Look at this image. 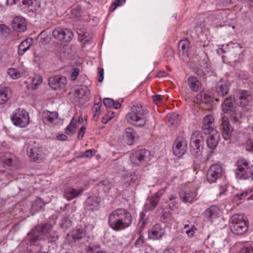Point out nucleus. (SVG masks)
<instances>
[{"mask_svg":"<svg viewBox=\"0 0 253 253\" xmlns=\"http://www.w3.org/2000/svg\"><path fill=\"white\" fill-rule=\"evenodd\" d=\"M252 191L251 190L243 191L242 192L240 193L239 194H237L233 197V201L235 202H238L243 198H246L248 195L252 193Z\"/></svg>","mask_w":253,"mask_h":253,"instance_id":"79ce46f5","label":"nucleus"},{"mask_svg":"<svg viewBox=\"0 0 253 253\" xmlns=\"http://www.w3.org/2000/svg\"><path fill=\"white\" fill-rule=\"evenodd\" d=\"M9 98L8 88L0 89V104H4Z\"/></svg>","mask_w":253,"mask_h":253,"instance_id":"58836bf2","label":"nucleus"},{"mask_svg":"<svg viewBox=\"0 0 253 253\" xmlns=\"http://www.w3.org/2000/svg\"><path fill=\"white\" fill-rule=\"evenodd\" d=\"M147 110L141 105H134L126 116L127 121L137 126H143L146 123Z\"/></svg>","mask_w":253,"mask_h":253,"instance_id":"f03ea898","label":"nucleus"},{"mask_svg":"<svg viewBox=\"0 0 253 253\" xmlns=\"http://www.w3.org/2000/svg\"><path fill=\"white\" fill-rule=\"evenodd\" d=\"M204 138L202 133L199 130L194 131L191 137V151L194 154H197L200 152L201 147H202Z\"/></svg>","mask_w":253,"mask_h":253,"instance_id":"0eeeda50","label":"nucleus"},{"mask_svg":"<svg viewBox=\"0 0 253 253\" xmlns=\"http://www.w3.org/2000/svg\"><path fill=\"white\" fill-rule=\"evenodd\" d=\"M22 3L26 7H29L32 4V0H23Z\"/></svg>","mask_w":253,"mask_h":253,"instance_id":"69168bd1","label":"nucleus"},{"mask_svg":"<svg viewBox=\"0 0 253 253\" xmlns=\"http://www.w3.org/2000/svg\"><path fill=\"white\" fill-rule=\"evenodd\" d=\"M100 185L103 186L105 192H108L112 187V184L108 180H103L100 182Z\"/></svg>","mask_w":253,"mask_h":253,"instance_id":"de8ad7c7","label":"nucleus"},{"mask_svg":"<svg viewBox=\"0 0 253 253\" xmlns=\"http://www.w3.org/2000/svg\"><path fill=\"white\" fill-rule=\"evenodd\" d=\"M190 89L194 92H198L201 88V84L195 76H190L187 80Z\"/></svg>","mask_w":253,"mask_h":253,"instance_id":"a878e982","label":"nucleus"},{"mask_svg":"<svg viewBox=\"0 0 253 253\" xmlns=\"http://www.w3.org/2000/svg\"><path fill=\"white\" fill-rule=\"evenodd\" d=\"M11 25L15 31L22 32L26 29L27 23L25 18L18 16L13 18Z\"/></svg>","mask_w":253,"mask_h":253,"instance_id":"aec40b11","label":"nucleus"},{"mask_svg":"<svg viewBox=\"0 0 253 253\" xmlns=\"http://www.w3.org/2000/svg\"><path fill=\"white\" fill-rule=\"evenodd\" d=\"M132 218L130 213L126 209L119 208L112 211L108 216V224L115 231H120L128 227Z\"/></svg>","mask_w":253,"mask_h":253,"instance_id":"f257e3e1","label":"nucleus"},{"mask_svg":"<svg viewBox=\"0 0 253 253\" xmlns=\"http://www.w3.org/2000/svg\"><path fill=\"white\" fill-rule=\"evenodd\" d=\"M229 226L231 232L236 235H242L248 230L247 221L242 214H235L232 215Z\"/></svg>","mask_w":253,"mask_h":253,"instance_id":"20e7f679","label":"nucleus"},{"mask_svg":"<svg viewBox=\"0 0 253 253\" xmlns=\"http://www.w3.org/2000/svg\"><path fill=\"white\" fill-rule=\"evenodd\" d=\"M84 191V189H76L73 188H68L65 189L64 197L68 200H71L77 197Z\"/></svg>","mask_w":253,"mask_h":253,"instance_id":"b1692460","label":"nucleus"},{"mask_svg":"<svg viewBox=\"0 0 253 253\" xmlns=\"http://www.w3.org/2000/svg\"><path fill=\"white\" fill-rule=\"evenodd\" d=\"M222 174V168L218 164L211 165L207 173V179L210 183H213L220 178Z\"/></svg>","mask_w":253,"mask_h":253,"instance_id":"9b49d317","label":"nucleus"},{"mask_svg":"<svg viewBox=\"0 0 253 253\" xmlns=\"http://www.w3.org/2000/svg\"><path fill=\"white\" fill-rule=\"evenodd\" d=\"M246 148L247 151L253 152V142L248 141L246 144Z\"/></svg>","mask_w":253,"mask_h":253,"instance_id":"680f3d73","label":"nucleus"},{"mask_svg":"<svg viewBox=\"0 0 253 253\" xmlns=\"http://www.w3.org/2000/svg\"><path fill=\"white\" fill-rule=\"evenodd\" d=\"M162 96L159 94L153 96V101L155 104H158L162 102Z\"/></svg>","mask_w":253,"mask_h":253,"instance_id":"4d7b16f0","label":"nucleus"},{"mask_svg":"<svg viewBox=\"0 0 253 253\" xmlns=\"http://www.w3.org/2000/svg\"><path fill=\"white\" fill-rule=\"evenodd\" d=\"M230 83L227 80H221L216 84V92L220 96H224L228 93Z\"/></svg>","mask_w":253,"mask_h":253,"instance_id":"6ab92c4d","label":"nucleus"},{"mask_svg":"<svg viewBox=\"0 0 253 253\" xmlns=\"http://www.w3.org/2000/svg\"><path fill=\"white\" fill-rule=\"evenodd\" d=\"M158 203V200L156 198H149L147 199L145 204V210L146 211H152L157 206Z\"/></svg>","mask_w":253,"mask_h":253,"instance_id":"c9c22d12","label":"nucleus"},{"mask_svg":"<svg viewBox=\"0 0 253 253\" xmlns=\"http://www.w3.org/2000/svg\"><path fill=\"white\" fill-rule=\"evenodd\" d=\"M143 228L141 227V229L138 230L139 237L135 242V246L136 247L141 246L144 242L143 236L142 234Z\"/></svg>","mask_w":253,"mask_h":253,"instance_id":"49530a36","label":"nucleus"},{"mask_svg":"<svg viewBox=\"0 0 253 253\" xmlns=\"http://www.w3.org/2000/svg\"><path fill=\"white\" fill-rule=\"evenodd\" d=\"M221 129H222V135L223 138L225 140H228L233 130V127L230 124L227 117L223 116L221 119L220 124Z\"/></svg>","mask_w":253,"mask_h":253,"instance_id":"dca6fc26","label":"nucleus"},{"mask_svg":"<svg viewBox=\"0 0 253 253\" xmlns=\"http://www.w3.org/2000/svg\"><path fill=\"white\" fill-rule=\"evenodd\" d=\"M220 140V134L217 131H214L207 139L208 147L211 150L214 149L217 146Z\"/></svg>","mask_w":253,"mask_h":253,"instance_id":"412c9836","label":"nucleus"},{"mask_svg":"<svg viewBox=\"0 0 253 253\" xmlns=\"http://www.w3.org/2000/svg\"><path fill=\"white\" fill-rule=\"evenodd\" d=\"M42 81V77L41 75H36L33 77V89L37 88V86L40 84Z\"/></svg>","mask_w":253,"mask_h":253,"instance_id":"c03bdc74","label":"nucleus"},{"mask_svg":"<svg viewBox=\"0 0 253 253\" xmlns=\"http://www.w3.org/2000/svg\"><path fill=\"white\" fill-rule=\"evenodd\" d=\"M187 149V143L185 138L182 136L176 137L172 146L173 154L178 157L183 156Z\"/></svg>","mask_w":253,"mask_h":253,"instance_id":"6e6552de","label":"nucleus"},{"mask_svg":"<svg viewBox=\"0 0 253 253\" xmlns=\"http://www.w3.org/2000/svg\"><path fill=\"white\" fill-rule=\"evenodd\" d=\"M129 158L134 165L145 166L151 159L150 152L145 149H139L133 150L130 153Z\"/></svg>","mask_w":253,"mask_h":253,"instance_id":"39448f33","label":"nucleus"},{"mask_svg":"<svg viewBox=\"0 0 253 253\" xmlns=\"http://www.w3.org/2000/svg\"><path fill=\"white\" fill-rule=\"evenodd\" d=\"M243 115L239 109H237L231 112L230 118L232 123L237 126L240 125L242 123Z\"/></svg>","mask_w":253,"mask_h":253,"instance_id":"cd10ccee","label":"nucleus"},{"mask_svg":"<svg viewBox=\"0 0 253 253\" xmlns=\"http://www.w3.org/2000/svg\"><path fill=\"white\" fill-rule=\"evenodd\" d=\"M197 195V192L194 188H185L179 193L181 200L184 203H191L196 199Z\"/></svg>","mask_w":253,"mask_h":253,"instance_id":"a211bd4d","label":"nucleus"},{"mask_svg":"<svg viewBox=\"0 0 253 253\" xmlns=\"http://www.w3.org/2000/svg\"><path fill=\"white\" fill-rule=\"evenodd\" d=\"M98 81L99 82H102L104 79V70L102 68H99L98 69Z\"/></svg>","mask_w":253,"mask_h":253,"instance_id":"13d9d810","label":"nucleus"},{"mask_svg":"<svg viewBox=\"0 0 253 253\" xmlns=\"http://www.w3.org/2000/svg\"><path fill=\"white\" fill-rule=\"evenodd\" d=\"M18 163L17 158L13 154H8L5 156L3 160V164L5 166L8 167H13L16 166Z\"/></svg>","mask_w":253,"mask_h":253,"instance_id":"7c9ffc66","label":"nucleus"},{"mask_svg":"<svg viewBox=\"0 0 253 253\" xmlns=\"http://www.w3.org/2000/svg\"><path fill=\"white\" fill-rule=\"evenodd\" d=\"M52 229L51 224L45 223L37 228V230L40 231L41 235H47Z\"/></svg>","mask_w":253,"mask_h":253,"instance_id":"4c0bfd02","label":"nucleus"},{"mask_svg":"<svg viewBox=\"0 0 253 253\" xmlns=\"http://www.w3.org/2000/svg\"><path fill=\"white\" fill-rule=\"evenodd\" d=\"M7 74L13 80L19 78L21 77V73L16 68H9L7 71Z\"/></svg>","mask_w":253,"mask_h":253,"instance_id":"a19ab883","label":"nucleus"},{"mask_svg":"<svg viewBox=\"0 0 253 253\" xmlns=\"http://www.w3.org/2000/svg\"><path fill=\"white\" fill-rule=\"evenodd\" d=\"M80 70L79 68H75L71 75V79L72 81L76 80L79 74Z\"/></svg>","mask_w":253,"mask_h":253,"instance_id":"6e6d98bb","label":"nucleus"},{"mask_svg":"<svg viewBox=\"0 0 253 253\" xmlns=\"http://www.w3.org/2000/svg\"><path fill=\"white\" fill-rule=\"evenodd\" d=\"M239 253H253V249L250 246H244Z\"/></svg>","mask_w":253,"mask_h":253,"instance_id":"5fc2aeb1","label":"nucleus"},{"mask_svg":"<svg viewBox=\"0 0 253 253\" xmlns=\"http://www.w3.org/2000/svg\"><path fill=\"white\" fill-rule=\"evenodd\" d=\"M57 113L56 112H50L48 111H45L42 114V121L45 124L51 123L57 118Z\"/></svg>","mask_w":253,"mask_h":253,"instance_id":"c756f323","label":"nucleus"},{"mask_svg":"<svg viewBox=\"0 0 253 253\" xmlns=\"http://www.w3.org/2000/svg\"><path fill=\"white\" fill-rule=\"evenodd\" d=\"M166 231L160 224H156L148 231V238L153 240L162 239L165 235Z\"/></svg>","mask_w":253,"mask_h":253,"instance_id":"4468645a","label":"nucleus"},{"mask_svg":"<svg viewBox=\"0 0 253 253\" xmlns=\"http://www.w3.org/2000/svg\"><path fill=\"white\" fill-rule=\"evenodd\" d=\"M252 100V97L249 91L245 90H240L235 99L237 104L241 107L249 105Z\"/></svg>","mask_w":253,"mask_h":253,"instance_id":"2eb2a0df","label":"nucleus"},{"mask_svg":"<svg viewBox=\"0 0 253 253\" xmlns=\"http://www.w3.org/2000/svg\"><path fill=\"white\" fill-rule=\"evenodd\" d=\"M190 42L187 39L181 40L178 43V49L180 53L188 55Z\"/></svg>","mask_w":253,"mask_h":253,"instance_id":"f704fd0d","label":"nucleus"},{"mask_svg":"<svg viewBox=\"0 0 253 253\" xmlns=\"http://www.w3.org/2000/svg\"><path fill=\"white\" fill-rule=\"evenodd\" d=\"M224 45H221L220 47L217 49V53L220 55L223 53H225L226 51L224 48Z\"/></svg>","mask_w":253,"mask_h":253,"instance_id":"0e129e2a","label":"nucleus"},{"mask_svg":"<svg viewBox=\"0 0 253 253\" xmlns=\"http://www.w3.org/2000/svg\"><path fill=\"white\" fill-rule=\"evenodd\" d=\"M53 37L57 40L69 42L73 37V32L67 28H58L52 32Z\"/></svg>","mask_w":253,"mask_h":253,"instance_id":"9d476101","label":"nucleus"},{"mask_svg":"<svg viewBox=\"0 0 253 253\" xmlns=\"http://www.w3.org/2000/svg\"><path fill=\"white\" fill-rule=\"evenodd\" d=\"M45 204L42 199L37 198L33 203V207L36 211H38L43 210Z\"/></svg>","mask_w":253,"mask_h":253,"instance_id":"ea45409f","label":"nucleus"},{"mask_svg":"<svg viewBox=\"0 0 253 253\" xmlns=\"http://www.w3.org/2000/svg\"><path fill=\"white\" fill-rule=\"evenodd\" d=\"M45 155L42 152V147H39L33 150V160L37 163H41L43 161Z\"/></svg>","mask_w":253,"mask_h":253,"instance_id":"473e14b6","label":"nucleus"},{"mask_svg":"<svg viewBox=\"0 0 253 253\" xmlns=\"http://www.w3.org/2000/svg\"><path fill=\"white\" fill-rule=\"evenodd\" d=\"M138 181V175L134 172L124 175L122 179V183L124 185L123 188H126L128 186L135 183L137 184Z\"/></svg>","mask_w":253,"mask_h":253,"instance_id":"4be33fe9","label":"nucleus"},{"mask_svg":"<svg viewBox=\"0 0 253 253\" xmlns=\"http://www.w3.org/2000/svg\"><path fill=\"white\" fill-rule=\"evenodd\" d=\"M87 233L84 229H77L67 234L66 241L70 245H74L77 241L87 238Z\"/></svg>","mask_w":253,"mask_h":253,"instance_id":"1a4fd4ad","label":"nucleus"},{"mask_svg":"<svg viewBox=\"0 0 253 253\" xmlns=\"http://www.w3.org/2000/svg\"><path fill=\"white\" fill-rule=\"evenodd\" d=\"M163 253H176V252L173 249L169 248L166 249Z\"/></svg>","mask_w":253,"mask_h":253,"instance_id":"774afa93","label":"nucleus"},{"mask_svg":"<svg viewBox=\"0 0 253 253\" xmlns=\"http://www.w3.org/2000/svg\"><path fill=\"white\" fill-rule=\"evenodd\" d=\"M202 131L205 134L213 133L216 131L214 129V119L212 116L208 115L206 116L203 120Z\"/></svg>","mask_w":253,"mask_h":253,"instance_id":"f3484780","label":"nucleus"},{"mask_svg":"<svg viewBox=\"0 0 253 253\" xmlns=\"http://www.w3.org/2000/svg\"><path fill=\"white\" fill-rule=\"evenodd\" d=\"M85 127L83 126L80 128V130L78 133V138L79 139H82L85 132Z\"/></svg>","mask_w":253,"mask_h":253,"instance_id":"bf43d9fd","label":"nucleus"},{"mask_svg":"<svg viewBox=\"0 0 253 253\" xmlns=\"http://www.w3.org/2000/svg\"><path fill=\"white\" fill-rule=\"evenodd\" d=\"M67 84L66 78L59 75L50 77L48 79V84L51 88L58 90L64 88Z\"/></svg>","mask_w":253,"mask_h":253,"instance_id":"ddd939ff","label":"nucleus"},{"mask_svg":"<svg viewBox=\"0 0 253 253\" xmlns=\"http://www.w3.org/2000/svg\"><path fill=\"white\" fill-rule=\"evenodd\" d=\"M112 106L115 108V109H119L121 107V104L120 102H115L114 101H113V104H112Z\"/></svg>","mask_w":253,"mask_h":253,"instance_id":"338daca9","label":"nucleus"},{"mask_svg":"<svg viewBox=\"0 0 253 253\" xmlns=\"http://www.w3.org/2000/svg\"><path fill=\"white\" fill-rule=\"evenodd\" d=\"M77 128V121L73 118L70 124L65 128V133L67 135L73 134L76 132Z\"/></svg>","mask_w":253,"mask_h":253,"instance_id":"e433bc0d","label":"nucleus"},{"mask_svg":"<svg viewBox=\"0 0 253 253\" xmlns=\"http://www.w3.org/2000/svg\"><path fill=\"white\" fill-rule=\"evenodd\" d=\"M178 115L175 113L169 114L167 123L169 125H173L177 123Z\"/></svg>","mask_w":253,"mask_h":253,"instance_id":"37998d69","label":"nucleus"},{"mask_svg":"<svg viewBox=\"0 0 253 253\" xmlns=\"http://www.w3.org/2000/svg\"><path fill=\"white\" fill-rule=\"evenodd\" d=\"M222 109L225 113L232 112L237 108L234 106L233 101L231 97H227L222 104Z\"/></svg>","mask_w":253,"mask_h":253,"instance_id":"bb28decb","label":"nucleus"},{"mask_svg":"<svg viewBox=\"0 0 253 253\" xmlns=\"http://www.w3.org/2000/svg\"><path fill=\"white\" fill-rule=\"evenodd\" d=\"M101 106V102L100 101V100L97 103H95L94 106H93V109L94 110V113L93 115V118L95 119L96 118V119H97L98 117L100 115V109Z\"/></svg>","mask_w":253,"mask_h":253,"instance_id":"8fccbe9b","label":"nucleus"},{"mask_svg":"<svg viewBox=\"0 0 253 253\" xmlns=\"http://www.w3.org/2000/svg\"><path fill=\"white\" fill-rule=\"evenodd\" d=\"M101 198L99 196L91 195L87 197L84 202V206L86 210L94 211L99 210Z\"/></svg>","mask_w":253,"mask_h":253,"instance_id":"f8f14e48","label":"nucleus"},{"mask_svg":"<svg viewBox=\"0 0 253 253\" xmlns=\"http://www.w3.org/2000/svg\"><path fill=\"white\" fill-rule=\"evenodd\" d=\"M113 101L114 100L111 98H106L103 100V103L106 107L109 108L112 106V104H113Z\"/></svg>","mask_w":253,"mask_h":253,"instance_id":"864d4df0","label":"nucleus"},{"mask_svg":"<svg viewBox=\"0 0 253 253\" xmlns=\"http://www.w3.org/2000/svg\"><path fill=\"white\" fill-rule=\"evenodd\" d=\"M11 120L13 125L21 127L26 126L30 122L29 113L22 108H18L13 113Z\"/></svg>","mask_w":253,"mask_h":253,"instance_id":"423d86ee","label":"nucleus"},{"mask_svg":"<svg viewBox=\"0 0 253 253\" xmlns=\"http://www.w3.org/2000/svg\"><path fill=\"white\" fill-rule=\"evenodd\" d=\"M194 102L200 103L210 104L212 102V97L209 93L201 91L194 98Z\"/></svg>","mask_w":253,"mask_h":253,"instance_id":"393cba45","label":"nucleus"},{"mask_svg":"<svg viewBox=\"0 0 253 253\" xmlns=\"http://www.w3.org/2000/svg\"><path fill=\"white\" fill-rule=\"evenodd\" d=\"M184 229L186 230V234L190 237L194 236L195 231L196 230V228L194 225H192L189 227L188 224H185L184 226Z\"/></svg>","mask_w":253,"mask_h":253,"instance_id":"a18cd8bd","label":"nucleus"},{"mask_svg":"<svg viewBox=\"0 0 253 253\" xmlns=\"http://www.w3.org/2000/svg\"><path fill=\"white\" fill-rule=\"evenodd\" d=\"M124 137L127 141V144L132 145L136 137V134L133 128L127 127L125 131Z\"/></svg>","mask_w":253,"mask_h":253,"instance_id":"c85d7f7f","label":"nucleus"},{"mask_svg":"<svg viewBox=\"0 0 253 253\" xmlns=\"http://www.w3.org/2000/svg\"><path fill=\"white\" fill-rule=\"evenodd\" d=\"M114 116L115 112L114 111H108L105 116L102 118V123L105 124H106L109 121L114 118Z\"/></svg>","mask_w":253,"mask_h":253,"instance_id":"09e8293b","label":"nucleus"},{"mask_svg":"<svg viewBox=\"0 0 253 253\" xmlns=\"http://www.w3.org/2000/svg\"><path fill=\"white\" fill-rule=\"evenodd\" d=\"M235 173L236 177L240 179L253 180V172L250 166V162L244 158L238 159L236 164Z\"/></svg>","mask_w":253,"mask_h":253,"instance_id":"7ed1b4c3","label":"nucleus"},{"mask_svg":"<svg viewBox=\"0 0 253 253\" xmlns=\"http://www.w3.org/2000/svg\"><path fill=\"white\" fill-rule=\"evenodd\" d=\"M95 151L94 149H89L85 151L81 157L90 158L95 154Z\"/></svg>","mask_w":253,"mask_h":253,"instance_id":"603ef678","label":"nucleus"},{"mask_svg":"<svg viewBox=\"0 0 253 253\" xmlns=\"http://www.w3.org/2000/svg\"><path fill=\"white\" fill-rule=\"evenodd\" d=\"M57 138L61 141H65L67 140L68 137L65 134H61L57 135Z\"/></svg>","mask_w":253,"mask_h":253,"instance_id":"e2e57ef3","label":"nucleus"},{"mask_svg":"<svg viewBox=\"0 0 253 253\" xmlns=\"http://www.w3.org/2000/svg\"><path fill=\"white\" fill-rule=\"evenodd\" d=\"M94 250V248L89 245L88 247H86L84 251H82L81 253H93Z\"/></svg>","mask_w":253,"mask_h":253,"instance_id":"052dcab7","label":"nucleus"},{"mask_svg":"<svg viewBox=\"0 0 253 253\" xmlns=\"http://www.w3.org/2000/svg\"><path fill=\"white\" fill-rule=\"evenodd\" d=\"M219 208L215 206H212L207 209L204 212V215L208 220L212 221L213 219L219 216Z\"/></svg>","mask_w":253,"mask_h":253,"instance_id":"5701e85b","label":"nucleus"},{"mask_svg":"<svg viewBox=\"0 0 253 253\" xmlns=\"http://www.w3.org/2000/svg\"><path fill=\"white\" fill-rule=\"evenodd\" d=\"M126 0H116L111 5L109 10L110 11H114L116 8L125 2Z\"/></svg>","mask_w":253,"mask_h":253,"instance_id":"3c124183","label":"nucleus"},{"mask_svg":"<svg viewBox=\"0 0 253 253\" xmlns=\"http://www.w3.org/2000/svg\"><path fill=\"white\" fill-rule=\"evenodd\" d=\"M32 38L26 39L23 41L19 45L18 52L19 55H23L32 45Z\"/></svg>","mask_w":253,"mask_h":253,"instance_id":"72a5a7b5","label":"nucleus"},{"mask_svg":"<svg viewBox=\"0 0 253 253\" xmlns=\"http://www.w3.org/2000/svg\"><path fill=\"white\" fill-rule=\"evenodd\" d=\"M89 92V90L85 85L79 86L75 89V96L79 98H83L85 96L88 97Z\"/></svg>","mask_w":253,"mask_h":253,"instance_id":"2f4dec72","label":"nucleus"}]
</instances>
